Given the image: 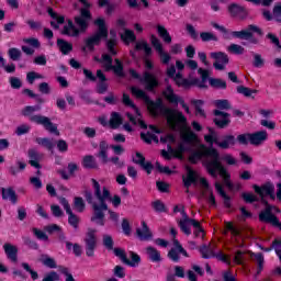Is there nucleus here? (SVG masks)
I'll return each instance as SVG.
<instances>
[{"mask_svg":"<svg viewBox=\"0 0 281 281\" xmlns=\"http://www.w3.org/2000/svg\"><path fill=\"white\" fill-rule=\"evenodd\" d=\"M131 91L135 98L144 100L151 115H161L167 120V124L171 131H178V133H180L182 143L176 149L168 146V151H161L162 157L165 159H170V157L183 159V153H190V150L199 144V137L192 132L190 126H188V120L183 113L172 108H166L161 99H157L156 101L150 100L148 94L138 87H132Z\"/></svg>","mask_w":281,"mask_h":281,"instance_id":"1","label":"nucleus"},{"mask_svg":"<svg viewBox=\"0 0 281 281\" xmlns=\"http://www.w3.org/2000/svg\"><path fill=\"white\" fill-rule=\"evenodd\" d=\"M205 158L203 161V166L206 168L209 175L211 177H217L220 175L224 181V184L228 190H240L243 186L237 182L233 183L231 180V175L225 169V167L221 164V155L218 154V150L214 147H207L204 144H200L196 147V150L190 154L189 161L191 164H199L202 158Z\"/></svg>","mask_w":281,"mask_h":281,"instance_id":"2","label":"nucleus"},{"mask_svg":"<svg viewBox=\"0 0 281 281\" xmlns=\"http://www.w3.org/2000/svg\"><path fill=\"white\" fill-rule=\"evenodd\" d=\"M93 195L91 193L86 194V199L90 205H92L93 215L91 217L92 223L97 225H104V212L109 210L106 201H110L113 207H120L122 205V198L120 195H113L111 198V191L109 188L100 187V182L92 179Z\"/></svg>","mask_w":281,"mask_h":281,"instance_id":"3","label":"nucleus"},{"mask_svg":"<svg viewBox=\"0 0 281 281\" xmlns=\"http://www.w3.org/2000/svg\"><path fill=\"white\" fill-rule=\"evenodd\" d=\"M182 181L184 183V187L190 188V186H201L203 190V195L209 199V203L211 205H216V200L214 199V194L212 193V189L210 188V183H207V180L205 178H201L199 173L192 168L187 167V175L182 177Z\"/></svg>","mask_w":281,"mask_h":281,"instance_id":"4","label":"nucleus"},{"mask_svg":"<svg viewBox=\"0 0 281 281\" xmlns=\"http://www.w3.org/2000/svg\"><path fill=\"white\" fill-rule=\"evenodd\" d=\"M207 131L209 133L204 135V142L209 144V146L215 144V146L222 148L223 150H227L236 146V136L232 134L218 136V133H216L212 127H207Z\"/></svg>","mask_w":281,"mask_h":281,"instance_id":"5","label":"nucleus"},{"mask_svg":"<svg viewBox=\"0 0 281 281\" xmlns=\"http://www.w3.org/2000/svg\"><path fill=\"white\" fill-rule=\"evenodd\" d=\"M94 25H97L98 31L86 41L88 49H93L95 45L102 43L103 38L109 36V29L106 27V21L104 18H98L94 21Z\"/></svg>","mask_w":281,"mask_h":281,"instance_id":"6","label":"nucleus"},{"mask_svg":"<svg viewBox=\"0 0 281 281\" xmlns=\"http://www.w3.org/2000/svg\"><path fill=\"white\" fill-rule=\"evenodd\" d=\"M183 69H186V64H183L181 60H176V67L175 65H170L167 68V76L168 78L173 79L178 87L186 88L190 87V85H193L194 81L190 82V80L183 78V74L181 72Z\"/></svg>","mask_w":281,"mask_h":281,"instance_id":"7","label":"nucleus"},{"mask_svg":"<svg viewBox=\"0 0 281 281\" xmlns=\"http://www.w3.org/2000/svg\"><path fill=\"white\" fill-rule=\"evenodd\" d=\"M198 74L201 76L202 80H193V85L200 89H205L207 87V80L214 89H227V83L223 79L210 78V70L199 68Z\"/></svg>","mask_w":281,"mask_h":281,"instance_id":"8","label":"nucleus"},{"mask_svg":"<svg viewBox=\"0 0 281 281\" xmlns=\"http://www.w3.org/2000/svg\"><path fill=\"white\" fill-rule=\"evenodd\" d=\"M123 103L125 104V106H130V109H132V113L131 112L127 113V117L130 122L135 126L147 128L146 123L142 119V113H139V109H137L135 103H133V101L131 100V97H128V94L126 93L123 94Z\"/></svg>","mask_w":281,"mask_h":281,"instance_id":"9","label":"nucleus"},{"mask_svg":"<svg viewBox=\"0 0 281 281\" xmlns=\"http://www.w3.org/2000/svg\"><path fill=\"white\" fill-rule=\"evenodd\" d=\"M94 60L98 63H101L102 67L105 69V71H113L115 76H124V65L120 59L114 60L113 65V59L110 57L109 54H103L101 59H98V57H94Z\"/></svg>","mask_w":281,"mask_h":281,"instance_id":"10","label":"nucleus"},{"mask_svg":"<svg viewBox=\"0 0 281 281\" xmlns=\"http://www.w3.org/2000/svg\"><path fill=\"white\" fill-rule=\"evenodd\" d=\"M130 75L132 76V78L139 79L147 91H153L154 89H156V87H159V80L151 72L145 71L143 74V77L139 78V74H137V71H135L134 69H131Z\"/></svg>","mask_w":281,"mask_h":281,"instance_id":"11","label":"nucleus"},{"mask_svg":"<svg viewBox=\"0 0 281 281\" xmlns=\"http://www.w3.org/2000/svg\"><path fill=\"white\" fill-rule=\"evenodd\" d=\"M162 97L167 102L170 104H181L182 109H184L186 113H190V108L188 104H186V101L181 97H179L177 93H175V90L171 86H167L162 91Z\"/></svg>","mask_w":281,"mask_h":281,"instance_id":"12","label":"nucleus"},{"mask_svg":"<svg viewBox=\"0 0 281 281\" xmlns=\"http://www.w3.org/2000/svg\"><path fill=\"white\" fill-rule=\"evenodd\" d=\"M254 34H262L260 27L256 25H249L246 30L243 31H233L228 35H225V38H243L244 41H249Z\"/></svg>","mask_w":281,"mask_h":281,"instance_id":"13","label":"nucleus"},{"mask_svg":"<svg viewBox=\"0 0 281 281\" xmlns=\"http://www.w3.org/2000/svg\"><path fill=\"white\" fill-rule=\"evenodd\" d=\"M30 120L35 124H41L42 126H44L45 131H48V133H52L53 135H60V132H58V126L52 123V121L47 116L33 115L30 117Z\"/></svg>","mask_w":281,"mask_h":281,"instance_id":"14","label":"nucleus"},{"mask_svg":"<svg viewBox=\"0 0 281 281\" xmlns=\"http://www.w3.org/2000/svg\"><path fill=\"white\" fill-rule=\"evenodd\" d=\"M89 3L87 7L83 5L80 15L75 18V23L77 27H79V32H86L87 27H89V21H91V12H89Z\"/></svg>","mask_w":281,"mask_h":281,"instance_id":"15","label":"nucleus"},{"mask_svg":"<svg viewBox=\"0 0 281 281\" xmlns=\"http://www.w3.org/2000/svg\"><path fill=\"white\" fill-rule=\"evenodd\" d=\"M150 43H151L154 49L157 52V54L160 58V63H162V65H168V63H170V60H172V57L170 56V54H168L166 50H164V44H161V41H159V38H157V36L151 35Z\"/></svg>","mask_w":281,"mask_h":281,"instance_id":"16","label":"nucleus"},{"mask_svg":"<svg viewBox=\"0 0 281 281\" xmlns=\"http://www.w3.org/2000/svg\"><path fill=\"white\" fill-rule=\"evenodd\" d=\"M252 189L255 190L256 194H259L261 196L262 201H265V196H270V199H276V186L271 182H267L262 184L261 187H258V184H254Z\"/></svg>","mask_w":281,"mask_h":281,"instance_id":"17","label":"nucleus"},{"mask_svg":"<svg viewBox=\"0 0 281 281\" xmlns=\"http://www.w3.org/2000/svg\"><path fill=\"white\" fill-rule=\"evenodd\" d=\"M200 251L202 254V258H214L216 256V258H218V260H222V262H225L226 265H232V262L229 261V257L223 255L222 252L216 255V252H214V246L212 245L202 246Z\"/></svg>","mask_w":281,"mask_h":281,"instance_id":"18","label":"nucleus"},{"mask_svg":"<svg viewBox=\"0 0 281 281\" xmlns=\"http://www.w3.org/2000/svg\"><path fill=\"white\" fill-rule=\"evenodd\" d=\"M59 203L63 205L64 210L68 214V223L74 227L75 229H78V224L80 223V218H78V215L74 214L71 211V206L69 205V201L65 198H59Z\"/></svg>","mask_w":281,"mask_h":281,"instance_id":"19","label":"nucleus"},{"mask_svg":"<svg viewBox=\"0 0 281 281\" xmlns=\"http://www.w3.org/2000/svg\"><path fill=\"white\" fill-rule=\"evenodd\" d=\"M179 227L183 234L190 236L192 234V229L190 227H194L196 224L195 220L189 218L186 212H182V218L178 221Z\"/></svg>","mask_w":281,"mask_h":281,"instance_id":"20","label":"nucleus"},{"mask_svg":"<svg viewBox=\"0 0 281 281\" xmlns=\"http://www.w3.org/2000/svg\"><path fill=\"white\" fill-rule=\"evenodd\" d=\"M211 58H213V60H215L213 66L218 71H223V69H225L227 63H229V58L227 57V55L225 53H221V52L220 53H211Z\"/></svg>","mask_w":281,"mask_h":281,"instance_id":"21","label":"nucleus"},{"mask_svg":"<svg viewBox=\"0 0 281 281\" xmlns=\"http://www.w3.org/2000/svg\"><path fill=\"white\" fill-rule=\"evenodd\" d=\"M225 232L224 234H227V232H231L232 234V243H235V246L243 247V237H240V231H238L236 227H234V224L232 222L225 223Z\"/></svg>","mask_w":281,"mask_h":281,"instance_id":"22","label":"nucleus"},{"mask_svg":"<svg viewBox=\"0 0 281 281\" xmlns=\"http://www.w3.org/2000/svg\"><path fill=\"white\" fill-rule=\"evenodd\" d=\"M149 131L150 132H142L140 137L146 142V144H153L155 142L156 144L159 143V133H161L157 127L149 125Z\"/></svg>","mask_w":281,"mask_h":281,"instance_id":"23","label":"nucleus"},{"mask_svg":"<svg viewBox=\"0 0 281 281\" xmlns=\"http://www.w3.org/2000/svg\"><path fill=\"white\" fill-rule=\"evenodd\" d=\"M269 139V134L267 131H259L250 133V144L251 146H262Z\"/></svg>","mask_w":281,"mask_h":281,"instance_id":"24","label":"nucleus"},{"mask_svg":"<svg viewBox=\"0 0 281 281\" xmlns=\"http://www.w3.org/2000/svg\"><path fill=\"white\" fill-rule=\"evenodd\" d=\"M179 254H182V256L188 257V252L183 247H181V244H179V240L173 239V248L169 251L168 256L170 260L173 262H179Z\"/></svg>","mask_w":281,"mask_h":281,"instance_id":"25","label":"nucleus"},{"mask_svg":"<svg viewBox=\"0 0 281 281\" xmlns=\"http://www.w3.org/2000/svg\"><path fill=\"white\" fill-rule=\"evenodd\" d=\"M214 115H215L214 123L216 126H218V128H225V126H227L231 122L229 114L221 110H215Z\"/></svg>","mask_w":281,"mask_h":281,"instance_id":"26","label":"nucleus"},{"mask_svg":"<svg viewBox=\"0 0 281 281\" xmlns=\"http://www.w3.org/2000/svg\"><path fill=\"white\" fill-rule=\"evenodd\" d=\"M86 254L87 256H93V250L95 249V231L90 229L86 236Z\"/></svg>","mask_w":281,"mask_h":281,"instance_id":"27","label":"nucleus"},{"mask_svg":"<svg viewBox=\"0 0 281 281\" xmlns=\"http://www.w3.org/2000/svg\"><path fill=\"white\" fill-rule=\"evenodd\" d=\"M133 161L134 164L140 166L143 170H146L147 175H150V172H153V164H150L149 161L146 162L144 156L139 151H137L133 156Z\"/></svg>","mask_w":281,"mask_h":281,"instance_id":"28","label":"nucleus"},{"mask_svg":"<svg viewBox=\"0 0 281 281\" xmlns=\"http://www.w3.org/2000/svg\"><path fill=\"white\" fill-rule=\"evenodd\" d=\"M136 235L139 240H150V238H153V233L150 232V228H148V224L144 221L140 223V227L136 229Z\"/></svg>","mask_w":281,"mask_h":281,"instance_id":"29","label":"nucleus"},{"mask_svg":"<svg viewBox=\"0 0 281 281\" xmlns=\"http://www.w3.org/2000/svg\"><path fill=\"white\" fill-rule=\"evenodd\" d=\"M3 249L7 258L11 260V262H16L19 260V248L16 246L12 244H4Z\"/></svg>","mask_w":281,"mask_h":281,"instance_id":"30","label":"nucleus"},{"mask_svg":"<svg viewBox=\"0 0 281 281\" xmlns=\"http://www.w3.org/2000/svg\"><path fill=\"white\" fill-rule=\"evenodd\" d=\"M97 157L100 158L102 164H109V143L108 142H100L99 144V153L97 154Z\"/></svg>","mask_w":281,"mask_h":281,"instance_id":"31","label":"nucleus"},{"mask_svg":"<svg viewBox=\"0 0 281 281\" xmlns=\"http://www.w3.org/2000/svg\"><path fill=\"white\" fill-rule=\"evenodd\" d=\"M121 41L125 43V45H131V43H135L137 41V37L135 36V32L124 29L122 32H120Z\"/></svg>","mask_w":281,"mask_h":281,"instance_id":"32","label":"nucleus"},{"mask_svg":"<svg viewBox=\"0 0 281 281\" xmlns=\"http://www.w3.org/2000/svg\"><path fill=\"white\" fill-rule=\"evenodd\" d=\"M228 12L233 16H237L238 19H245L247 16V11L245 8L238 5V4H231L228 7Z\"/></svg>","mask_w":281,"mask_h":281,"instance_id":"33","label":"nucleus"},{"mask_svg":"<svg viewBox=\"0 0 281 281\" xmlns=\"http://www.w3.org/2000/svg\"><path fill=\"white\" fill-rule=\"evenodd\" d=\"M97 78L101 81L97 86L98 93H106V89H109V85L106 83V77L104 76V72L102 70L97 71Z\"/></svg>","mask_w":281,"mask_h":281,"instance_id":"34","label":"nucleus"},{"mask_svg":"<svg viewBox=\"0 0 281 281\" xmlns=\"http://www.w3.org/2000/svg\"><path fill=\"white\" fill-rule=\"evenodd\" d=\"M48 14L53 19L50 25L55 30H58L59 25H63V23H65V18L63 15H57L56 12H54V9H48Z\"/></svg>","mask_w":281,"mask_h":281,"instance_id":"35","label":"nucleus"},{"mask_svg":"<svg viewBox=\"0 0 281 281\" xmlns=\"http://www.w3.org/2000/svg\"><path fill=\"white\" fill-rule=\"evenodd\" d=\"M63 34H66L67 36H78L80 34V31L76 29L74 25V22L68 21L67 24H65Z\"/></svg>","mask_w":281,"mask_h":281,"instance_id":"36","label":"nucleus"},{"mask_svg":"<svg viewBox=\"0 0 281 281\" xmlns=\"http://www.w3.org/2000/svg\"><path fill=\"white\" fill-rule=\"evenodd\" d=\"M146 254L151 262H161V254L154 247H147Z\"/></svg>","mask_w":281,"mask_h":281,"instance_id":"37","label":"nucleus"},{"mask_svg":"<svg viewBox=\"0 0 281 281\" xmlns=\"http://www.w3.org/2000/svg\"><path fill=\"white\" fill-rule=\"evenodd\" d=\"M157 33L165 41L166 43H172V37L170 36V33H168V30L164 25H157L156 26Z\"/></svg>","mask_w":281,"mask_h":281,"instance_id":"38","label":"nucleus"},{"mask_svg":"<svg viewBox=\"0 0 281 281\" xmlns=\"http://www.w3.org/2000/svg\"><path fill=\"white\" fill-rule=\"evenodd\" d=\"M40 262H42L44 267H48V269H56V260L47 255H42Z\"/></svg>","mask_w":281,"mask_h":281,"instance_id":"39","label":"nucleus"},{"mask_svg":"<svg viewBox=\"0 0 281 281\" xmlns=\"http://www.w3.org/2000/svg\"><path fill=\"white\" fill-rule=\"evenodd\" d=\"M2 199L5 201H11V203H16V193L12 188L2 189Z\"/></svg>","mask_w":281,"mask_h":281,"instance_id":"40","label":"nucleus"},{"mask_svg":"<svg viewBox=\"0 0 281 281\" xmlns=\"http://www.w3.org/2000/svg\"><path fill=\"white\" fill-rule=\"evenodd\" d=\"M135 49L144 52L147 56L153 54V48H150L146 41H138L135 45Z\"/></svg>","mask_w":281,"mask_h":281,"instance_id":"41","label":"nucleus"},{"mask_svg":"<svg viewBox=\"0 0 281 281\" xmlns=\"http://www.w3.org/2000/svg\"><path fill=\"white\" fill-rule=\"evenodd\" d=\"M235 139L240 146H248L251 144V133L239 134Z\"/></svg>","mask_w":281,"mask_h":281,"instance_id":"42","label":"nucleus"},{"mask_svg":"<svg viewBox=\"0 0 281 281\" xmlns=\"http://www.w3.org/2000/svg\"><path fill=\"white\" fill-rule=\"evenodd\" d=\"M57 47H59L60 52L64 54H69V52L74 49L71 43L66 42L65 40H58Z\"/></svg>","mask_w":281,"mask_h":281,"instance_id":"43","label":"nucleus"},{"mask_svg":"<svg viewBox=\"0 0 281 281\" xmlns=\"http://www.w3.org/2000/svg\"><path fill=\"white\" fill-rule=\"evenodd\" d=\"M237 93H240L241 95H245V98H252L258 93V90L249 89L245 86L237 87Z\"/></svg>","mask_w":281,"mask_h":281,"instance_id":"44","label":"nucleus"},{"mask_svg":"<svg viewBox=\"0 0 281 281\" xmlns=\"http://www.w3.org/2000/svg\"><path fill=\"white\" fill-rule=\"evenodd\" d=\"M121 124H122V116H120L117 112L112 113L109 122V126H111V128H117V126H120Z\"/></svg>","mask_w":281,"mask_h":281,"instance_id":"45","label":"nucleus"},{"mask_svg":"<svg viewBox=\"0 0 281 281\" xmlns=\"http://www.w3.org/2000/svg\"><path fill=\"white\" fill-rule=\"evenodd\" d=\"M83 168H97L98 164L93 156H85L82 160Z\"/></svg>","mask_w":281,"mask_h":281,"instance_id":"46","label":"nucleus"},{"mask_svg":"<svg viewBox=\"0 0 281 281\" xmlns=\"http://www.w3.org/2000/svg\"><path fill=\"white\" fill-rule=\"evenodd\" d=\"M192 104L195 106V112L199 117H205V111L203 110V100H194Z\"/></svg>","mask_w":281,"mask_h":281,"instance_id":"47","label":"nucleus"},{"mask_svg":"<svg viewBox=\"0 0 281 281\" xmlns=\"http://www.w3.org/2000/svg\"><path fill=\"white\" fill-rule=\"evenodd\" d=\"M215 190H217L218 194L224 199V205H226V207H229V196H227V194L223 190V186L216 182Z\"/></svg>","mask_w":281,"mask_h":281,"instance_id":"48","label":"nucleus"},{"mask_svg":"<svg viewBox=\"0 0 281 281\" xmlns=\"http://www.w3.org/2000/svg\"><path fill=\"white\" fill-rule=\"evenodd\" d=\"M36 143L40 146L47 148V150H52L54 148V140H52L49 138H36Z\"/></svg>","mask_w":281,"mask_h":281,"instance_id":"49","label":"nucleus"},{"mask_svg":"<svg viewBox=\"0 0 281 281\" xmlns=\"http://www.w3.org/2000/svg\"><path fill=\"white\" fill-rule=\"evenodd\" d=\"M45 78V76L36 72V71H31L27 72L26 75V80L27 82H30V85H34V80H43Z\"/></svg>","mask_w":281,"mask_h":281,"instance_id":"50","label":"nucleus"},{"mask_svg":"<svg viewBox=\"0 0 281 281\" xmlns=\"http://www.w3.org/2000/svg\"><path fill=\"white\" fill-rule=\"evenodd\" d=\"M252 260H256L257 265H258V273H260L262 271V265L265 262V257L262 256V254H254L251 255Z\"/></svg>","mask_w":281,"mask_h":281,"instance_id":"51","label":"nucleus"},{"mask_svg":"<svg viewBox=\"0 0 281 281\" xmlns=\"http://www.w3.org/2000/svg\"><path fill=\"white\" fill-rule=\"evenodd\" d=\"M214 106H216V109H221L222 111H227V109H229V101L227 100H215L213 102Z\"/></svg>","mask_w":281,"mask_h":281,"instance_id":"52","label":"nucleus"},{"mask_svg":"<svg viewBox=\"0 0 281 281\" xmlns=\"http://www.w3.org/2000/svg\"><path fill=\"white\" fill-rule=\"evenodd\" d=\"M74 209L76 212H85V200L82 198H75Z\"/></svg>","mask_w":281,"mask_h":281,"instance_id":"53","label":"nucleus"},{"mask_svg":"<svg viewBox=\"0 0 281 281\" xmlns=\"http://www.w3.org/2000/svg\"><path fill=\"white\" fill-rule=\"evenodd\" d=\"M140 258L137 254L131 252V260L127 259V262L125 265H128L130 267H137L140 262Z\"/></svg>","mask_w":281,"mask_h":281,"instance_id":"54","label":"nucleus"},{"mask_svg":"<svg viewBox=\"0 0 281 281\" xmlns=\"http://www.w3.org/2000/svg\"><path fill=\"white\" fill-rule=\"evenodd\" d=\"M40 110H41V106L38 105L36 106L27 105L21 111V113L22 115H24V117H29V115H32V113H35V111H40Z\"/></svg>","mask_w":281,"mask_h":281,"instance_id":"55","label":"nucleus"},{"mask_svg":"<svg viewBox=\"0 0 281 281\" xmlns=\"http://www.w3.org/2000/svg\"><path fill=\"white\" fill-rule=\"evenodd\" d=\"M116 45L117 41L115 38L109 40L106 43L108 50L112 56H115L117 54V50H115Z\"/></svg>","mask_w":281,"mask_h":281,"instance_id":"56","label":"nucleus"},{"mask_svg":"<svg viewBox=\"0 0 281 281\" xmlns=\"http://www.w3.org/2000/svg\"><path fill=\"white\" fill-rule=\"evenodd\" d=\"M228 52H231L232 54H245V48L238 44H232L231 46H228Z\"/></svg>","mask_w":281,"mask_h":281,"instance_id":"57","label":"nucleus"},{"mask_svg":"<svg viewBox=\"0 0 281 281\" xmlns=\"http://www.w3.org/2000/svg\"><path fill=\"white\" fill-rule=\"evenodd\" d=\"M201 40L204 43H207V41H218V38L216 37V35H214L213 33L210 32H203L200 34Z\"/></svg>","mask_w":281,"mask_h":281,"instance_id":"58","label":"nucleus"},{"mask_svg":"<svg viewBox=\"0 0 281 281\" xmlns=\"http://www.w3.org/2000/svg\"><path fill=\"white\" fill-rule=\"evenodd\" d=\"M8 54L11 60H19L21 58V49L19 48H10Z\"/></svg>","mask_w":281,"mask_h":281,"instance_id":"59","label":"nucleus"},{"mask_svg":"<svg viewBox=\"0 0 281 281\" xmlns=\"http://www.w3.org/2000/svg\"><path fill=\"white\" fill-rule=\"evenodd\" d=\"M30 164H31V166H33V168H38L40 166H38V154L36 153V151H34V150H31L30 151Z\"/></svg>","mask_w":281,"mask_h":281,"instance_id":"60","label":"nucleus"},{"mask_svg":"<svg viewBox=\"0 0 281 281\" xmlns=\"http://www.w3.org/2000/svg\"><path fill=\"white\" fill-rule=\"evenodd\" d=\"M30 128H31L30 125H27V124H22V125H20V126L16 127L15 133H16L19 136L25 135V134L30 133Z\"/></svg>","mask_w":281,"mask_h":281,"instance_id":"61","label":"nucleus"},{"mask_svg":"<svg viewBox=\"0 0 281 281\" xmlns=\"http://www.w3.org/2000/svg\"><path fill=\"white\" fill-rule=\"evenodd\" d=\"M241 196L246 203H254V201H258V196L254 195V193L244 192Z\"/></svg>","mask_w":281,"mask_h":281,"instance_id":"62","label":"nucleus"},{"mask_svg":"<svg viewBox=\"0 0 281 281\" xmlns=\"http://www.w3.org/2000/svg\"><path fill=\"white\" fill-rule=\"evenodd\" d=\"M281 240L280 239H274V241L272 243V249H274L280 262H281Z\"/></svg>","mask_w":281,"mask_h":281,"instance_id":"63","label":"nucleus"},{"mask_svg":"<svg viewBox=\"0 0 281 281\" xmlns=\"http://www.w3.org/2000/svg\"><path fill=\"white\" fill-rule=\"evenodd\" d=\"M60 276L58 273L52 271L50 273L46 274L43 281H59Z\"/></svg>","mask_w":281,"mask_h":281,"instance_id":"64","label":"nucleus"}]
</instances>
